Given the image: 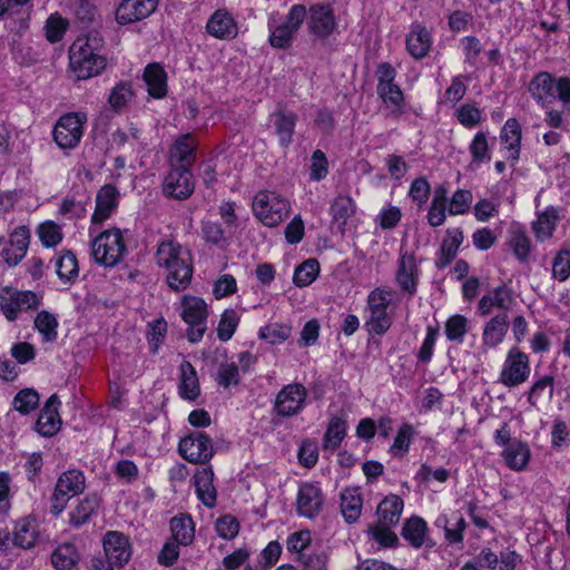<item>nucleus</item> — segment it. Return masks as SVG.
<instances>
[{
    "label": "nucleus",
    "instance_id": "nucleus-1",
    "mask_svg": "<svg viewBox=\"0 0 570 570\" xmlns=\"http://www.w3.org/2000/svg\"><path fill=\"white\" fill-rule=\"evenodd\" d=\"M156 262L167 272V284L179 292L188 287L193 276V259L188 249L180 244L168 240L159 244Z\"/></svg>",
    "mask_w": 570,
    "mask_h": 570
},
{
    "label": "nucleus",
    "instance_id": "nucleus-2",
    "mask_svg": "<svg viewBox=\"0 0 570 570\" xmlns=\"http://www.w3.org/2000/svg\"><path fill=\"white\" fill-rule=\"evenodd\" d=\"M70 67L78 79L99 75L106 68V58L95 51L89 40H76L69 49Z\"/></svg>",
    "mask_w": 570,
    "mask_h": 570
},
{
    "label": "nucleus",
    "instance_id": "nucleus-3",
    "mask_svg": "<svg viewBox=\"0 0 570 570\" xmlns=\"http://www.w3.org/2000/svg\"><path fill=\"white\" fill-rule=\"evenodd\" d=\"M91 253L96 263L114 267L126 253L122 233L119 228H110L100 233L91 243Z\"/></svg>",
    "mask_w": 570,
    "mask_h": 570
},
{
    "label": "nucleus",
    "instance_id": "nucleus-4",
    "mask_svg": "<svg viewBox=\"0 0 570 570\" xmlns=\"http://www.w3.org/2000/svg\"><path fill=\"white\" fill-rule=\"evenodd\" d=\"M253 210L259 222L275 227L288 215V202L275 191H259L253 200Z\"/></svg>",
    "mask_w": 570,
    "mask_h": 570
},
{
    "label": "nucleus",
    "instance_id": "nucleus-5",
    "mask_svg": "<svg viewBox=\"0 0 570 570\" xmlns=\"http://www.w3.org/2000/svg\"><path fill=\"white\" fill-rule=\"evenodd\" d=\"M87 122L85 112H67L56 122L52 136L57 146L61 149H75L83 135V126Z\"/></svg>",
    "mask_w": 570,
    "mask_h": 570
},
{
    "label": "nucleus",
    "instance_id": "nucleus-6",
    "mask_svg": "<svg viewBox=\"0 0 570 570\" xmlns=\"http://www.w3.org/2000/svg\"><path fill=\"white\" fill-rule=\"evenodd\" d=\"M197 141L186 134L176 139L169 150L170 176L181 178L185 175H193L191 168L196 159Z\"/></svg>",
    "mask_w": 570,
    "mask_h": 570
},
{
    "label": "nucleus",
    "instance_id": "nucleus-7",
    "mask_svg": "<svg viewBox=\"0 0 570 570\" xmlns=\"http://www.w3.org/2000/svg\"><path fill=\"white\" fill-rule=\"evenodd\" d=\"M394 291L385 288H375L367 297V306L370 309V320L367 325L370 331L375 334H384L391 326L392 320L387 313Z\"/></svg>",
    "mask_w": 570,
    "mask_h": 570
},
{
    "label": "nucleus",
    "instance_id": "nucleus-8",
    "mask_svg": "<svg viewBox=\"0 0 570 570\" xmlns=\"http://www.w3.org/2000/svg\"><path fill=\"white\" fill-rule=\"evenodd\" d=\"M529 356L519 347H511L505 356L499 382L505 387L523 384L530 376Z\"/></svg>",
    "mask_w": 570,
    "mask_h": 570
},
{
    "label": "nucleus",
    "instance_id": "nucleus-9",
    "mask_svg": "<svg viewBox=\"0 0 570 570\" xmlns=\"http://www.w3.org/2000/svg\"><path fill=\"white\" fill-rule=\"evenodd\" d=\"M39 304L40 299L32 291L4 287L0 293V309L9 322L16 321L22 311L36 309Z\"/></svg>",
    "mask_w": 570,
    "mask_h": 570
},
{
    "label": "nucleus",
    "instance_id": "nucleus-10",
    "mask_svg": "<svg viewBox=\"0 0 570 570\" xmlns=\"http://www.w3.org/2000/svg\"><path fill=\"white\" fill-rule=\"evenodd\" d=\"M183 320L189 325L187 337L190 343L199 342L206 331L207 306L204 299L185 296L181 301Z\"/></svg>",
    "mask_w": 570,
    "mask_h": 570
},
{
    "label": "nucleus",
    "instance_id": "nucleus-11",
    "mask_svg": "<svg viewBox=\"0 0 570 570\" xmlns=\"http://www.w3.org/2000/svg\"><path fill=\"white\" fill-rule=\"evenodd\" d=\"M179 454L190 463L205 464L214 455V445L209 436L196 432L183 438L178 446Z\"/></svg>",
    "mask_w": 570,
    "mask_h": 570
},
{
    "label": "nucleus",
    "instance_id": "nucleus-12",
    "mask_svg": "<svg viewBox=\"0 0 570 570\" xmlns=\"http://www.w3.org/2000/svg\"><path fill=\"white\" fill-rule=\"evenodd\" d=\"M376 77L377 95L384 104L400 108L404 101V97L400 87L394 82L396 77L395 69L389 62H383L377 67Z\"/></svg>",
    "mask_w": 570,
    "mask_h": 570
},
{
    "label": "nucleus",
    "instance_id": "nucleus-13",
    "mask_svg": "<svg viewBox=\"0 0 570 570\" xmlns=\"http://www.w3.org/2000/svg\"><path fill=\"white\" fill-rule=\"evenodd\" d=\"M307 26L309 32L320 39H326L337 27L331 4L314 3L308 9Z\"/></svg>",
    "mask_w": 570,
    "mask_h": 570
},
{
    "label": "nucleus",
    "instance_id": "nucleus-14",
    "mask_svg": "<svg viewBox=\"0 0 570 570\" xmlns=\"http://www.w3.org/2000/svg\"><path fill=\"white\" fill-rule=\"evenodd\" d=\"M306 396L302 384H288L278 392L274 409L281 416H293L303 409Z\"/></svg>",
    "mask_w": 570,
    "mask_h": 570
},
{
    "label": "nucleus",
    "instance_id": "nucleus-15",
    "mask_svg": "<svg viewBox=\"0 0 570 570\" xmlns=\"http://www.w3.org/2000/svg\"><path fill=\"white\" fill-rule=\"evenodd\" d=\"M106 558L116 567L126 564L131 556L129 538L119 531H108L102 540Z\"/></svg>",
    "mask_w": 570,
    "mask_h": 570
},
{
    "label": "nucleus",
    "instance_id": "nucleus-16",
    "mask_svg": "<svg viewBox=\"0 0 570 570\" xmlns=\"http://www.w3.org/2000/svg\"><path fill=\"white\" fill-rule=\"evenodd\" d=\"M158 0H122L116 10L120 24L136 22L149 17L157 8Z\"/></svg>",
    "mask_w": 570,
    "mask_h": 570
},
{
    "label": "nucleus",
    "instance_id": "nucleus-17",
    "mask_svg": "<svg viewBox=\"0 0 570 570\" xmlns=\"http://www.w3.org/2000/svg\"><path fill=\"white\" fill-rule=\"evenodd\" d=\"M324 503L321 489L314 483H304L297 493V512L299 515L313 519L322 510Z\"/></svg>",
    "mask_w": 570,
    "mask_h": 570
},
{
    "label": "nucleus",
    "instance_id": "nucleus-18",
    "mask_svg": "<svg viewBox=\"0 0 570 570\" xmlns=\"http://www.w3.org/2000/svg\"><path fill=\"white\" fill-rule=\"evenodd\" d=\"M509 325L507 313H499L491 317L483 327L481 350L487 353L489 348L499 346L509 331Z\"/></svg>",
    "mask_w": 570,
    "mask_h": 570
},
{
    "label": "nucleus",
    "instance_id": "nucleus-19",
    "mask_svg": "<svg viewBox=\"0 0 570 570\" xmlns=\"http://www.w3.org/2000/svg\"><path fill=\"white\" fill-rule=\"evenodd\" d=\"M417 279L419 268L415 257L413 254L404 253L399 259L395 281L403 292L412 296L416 293Z\"/></svg>",
    "mask_w": 570,
    "mask_h": 570
},
{
    "label": "nucleus",
    "instance_id": "nucleus-20",
    "mask_svg": "<svg viewBox=\"0 0 570 570\" xmlns=\"http://www.w3.org/2000/svg\"><path fill=\"white\" fill-rule=\"evenodd\" d=\"M60 400L57 394H52L46 402L37 420V431L43 436H53L61 426V420L58 412Z\"/></svg>",
    "mask_w": 570,
    "mask_h": 570
},
{
    "label": "nucleus",
    "instance_id": "nucleus-21",
    "mask_svg": "<svg viewBox=\"0 0 570 570\" xmlns=\"http://www.w3.org/2000/svg\"><path fill=\"white\" fill-rule=\"evenodd\" d=\"M557 79L549 72L537 73L529 83V92L543 108H547L556 99Z\"/></svg>",
    "mask_w": 570,
    "mask_h": 570
},
{
    "label": "nucleus",
    "instance_id": "nucleus-22",
    "mask_svg": "<svg viewBox=\"0 0 570 570\" xmlns=\"http://www.w3.org/2000/svg\"><path fill=\"white\" fill-rule=\"evenodd\" d=\"M513 303L514 297L512 291L505 285H501L481 297L478 311L481 316L491 314L493 308H498L501 313H505Z\"/></svg>",
    "mask_w": 570,
    "mask_h": 570
},
{
    "label": "nucleus",
    "instance_id": "nucleus-23",
    "mask_svg": "<svg viewBox=\"0 0 570 570\" xmlns=\"http://www.w3.org/2000/svg\"><path fill=\"white\" fill-rule=\"evenodd\" d=\"M30 234L26 226L17 227L10 236L9 247L2 250V256L9 266H16L26 256Z\"/></svg>",
    "mask_w": 570,
    "mask_h": 570
},
{
    "label": "nucleus",
    "instance_id": "nucleus-24",
    "mask_svg": "<svg viewBox=\"0 0 570 570\" xmlns=\"http://www.w3.org/2000/svg\"><path fill=\"white\" fill-rule=\"evenodd\" d=\"M206 29L217 39L230 40L238 33L234 18L225 10L215 11L207 21Z\"/></svg>",
    "mask_w": 570,
    "mask_h": 570
},
{
    "label": "nucleus",
    "instance_id": "nucleus-25",
    "mask_svg": "<svg viewBox=\"0 0 570 570\" xmlns=\"http://www.w3.org/2000/svg\"><path fill=\"white\" fill-rule=\"evenodd\" d=\"M522 131L517 118H509L500 132V140L505 149V157L513 161L519 159Z\"/></svg>",
    "mask_w": 570,
    "mask_h": 570
},
{
    "label": "nucleus",
    "instance_id": "nucleus-26",
    "mask_svg": "<svg viewBox=\"0 0 570 570\" xmlns=\"http://www.w3.org/2000/svg\"><path fill=\"white\" fill-rule=\"evenodd\" d=\"M119 193L116 186L106 184L100 188L96 197V209L91 222L100 224L106 220L118 205Z\"/></svg>",
    "mask_w": 570,
    "mask_h": 570
},
{
    "label": "nucleus",
    "instance_id": "nucleus-27",
    "mask_svg": "<svg viewBox=\"0 0 570 570\" xmlns=\"http://www.w3.org/2000/svg\"><path fill=\"white\" fill-rule=\"evenodd\" d=\"M431 36L425 27L420 23H414L411 27V31L406 37V49L409 53L415 58H424L431 48Z\"/></svg>",
    "mask_w": 570,
    "mask_h": 570
},
{
    "label": "nucleus",
    "instance_id": "nucleus-28",
    "mask_svg": "<svg viewBox=\"0 0 570 570\" xmlns=\"http://www.w3.org/2000/svg\"><path fill=\"white\" fill-rule=\"evenodd\" d=\"M148 94L156 99L164 98L167 95V73L157 62L146 66L144 71Z\"/></svg>",
    "mask_w": 570,
    "mask_h": 570
},
{
    "label": "nucleus",
    "instance_id": "nucleus-29",
    "mask_svg": "<svg viewBox=\"0 0 570 570\" xmlns=\"http://www.w3.org/2000/svg\"><path fill=\"white\" fill-rule=\"evenodd\" d=\"M195 488L198 499L208 508L216 504V489L213 484L214 472L210 466L203 468L195 473Z\"/></svg>",
    "mask_w": 570,
    "mask_h": 570
},
{
    "label": "nucleus",
    "instance_id": "nucleus-30",
    "mask_svg": "<svg viewBox=\"0 0 570 570\" xmlns=\"http://www.w3.org/2000/svg\"><path fill=\"white\" fill-rule=\"evenodd\" d=\"M502 456L507 465L514 471H522L527 468L531 451L529 446L519 441L512 440L503 450Z\"/></svg>",
    "mask_w": 570,
    "mask_h": 570
},
{
    "label": "nucleus",
    "instance_id": "nucleus-31",
    "mask_svg": "<svg viewBox=\"0 0 570 570\" xmlns=\"http://www.w3.org/2000/svg\"><path fill=\"white\" fill-rule=\"evenodd\" d=\"M403 500L396 494H390L377 505V523L394 525L400 521L403 511Z\"/></svg>",
    "mask_w": 570,
    "mask_h": 570
},
{
    "label": "nucleus",
    "instance_id": "nucleus-32",
    "mask_svg": "<svg viewBox=\"0 0 570 570\" xmlns=\"http://www.w3.org/2000/svg\"><path fill=\"white\" fill-rule=\"evenodd\" d=\"M275 132L282 147L287 148L293 139L297 115L277 110L273 114Z\"/></svg>",
    "mask_w": 570,
    "mask_h": 570
},
{
    "label": "nucleus",
    "instance_id": "nucleus-33",
    "mask_svg": "<svg viewBox=\"0 0 570 570\" xmlns=\"http://www.w3.org/2000/svg\"><path fill=\"white\" fill-rule=\"evenodd\" d=\"M38 532L35 520L23 518L16 522L12 543L21 549H31L37 541Z\"/></svg>",
    "mask_w": 570,
    "mask_h": 570
},
{
    "label": "nucleus",
    "instance_id": "nucleus-34",
    "mask_svg": "<svg viewBox=\"0 0 570 570\" xmlns=\"http://www.w3.org/2000/svg\"><path fill=\"white\" fill-rule=\"evenodd\" d=\"M180 396L194 401L200 393L199 382L195 367L190 362L184 361L180 364Z\"/></svg>",
    "mask_w": 570,
    "mask_h": 570
},
{
    "label": "nucleus",
    "instance_id": "nucleus-35",
    "mask_svg": "<svg viewBox=\"0 0 570 570\" xmlns=\"http://www.w3.org/2000/svg\"><path fill=\"white\" fill-rule=\"evenodd\" d=\"M426 532V522L420 517H411L404 522L401 534L413 548L419 549L424 544Z\"/></svg>",
    "mask_w": 570,
    "mask_h": 570
},
{
    "label": "nucleus",
    "instance_id": "nucleus-36",
    "mask_svg": "<svg viewBox=\"0 0 570 570\" xmlns=\"http://www.w3.org/2000/svg\"><path fill=\"white\" fill-rule=\"evenodd\" d=\"M363 501L356 489H346L341 494V511L346 522H355L362 512Z\"/></svg>",
    "mask_w": 570,
    "mask_h": 570
},
{
    "label": "nucleus",
    "instance_id": "nucleus-37",
    "mask_svg": "<svg viewBox=\"0 0 570 570\" xmlns=\"http://www.w3.org/2000/svg\"><path fill=\"white\" fill-rule=\"evenodd\" d=\"M171 540L188 546L195 538L194 521L189 515L174 517L170 520Z\"/></svg>",
    "mask_w": 570,
    "mask_h": 570
},
{
    "label": "nucleus",
    "instance_id": "nucleus-38",
    "mask_svg": "<svg viewBox=\"0 0 570 570\" xmlns=\"http://www.w3.org/2000/svg\"><path fill=\"white\" fill-rule=\"evenodd\" d=\"M85 489V476L80 471L69 470L60 475L55 490L69 498L81 493Z\"/></svg>",
    "mask_w": 570,
    "mask_h": 570
},
{
    "label": "nucleus",
    "instance_id": "nucleus-39",
    "mask_svg": "<svg viewBox=\"0 0 570 570\" xmlns=\"http://www.w3.org/2000/svg\"><path fill=\"white\" fill-rule=\"evenodd\" d=\"M558 220L559 215L554 207H548L544 212L539 214L538 219L532 225L537 238L540 240L550 238Z\"/></svg>",
    "mask_w": 570,
    "mask_h": 570
},
{
    "label": "nucleus",
    "instance_id": "nucleus-40",
    "mask_svg": "<svg viewBox=\"0 0 570 570\" xmlns=\"http://www.w3.org/2000/svg\"><path fill=\"white\" fill-rule=\"evenodd\" d=\"M346 434V422L337 416L330 420L323 439V449L335 451Z\"/></svg>",
    "mask_w": 570,
    "mask_h": 570
},
{
    "label": "nucleus",
    "instance_id": "nucleus-41",
    "mask_svg": "<svg viewBox=\"0 0 570 570\" xmlns=\"http://www.w3.org/2000/svg\"><path fill=\"white\" fill-rule=\"evenodd\" d=\"M269 43L274 48L286 49L292 46L296 31L287 23L274 24V19L268 21Z\"/></svg>",
    "mask_w": 570,
    "mask_h": 570
},
{
    "label": "nucleus",
    "instance_id": "nucleus-42",
    "mask_svg": "<svg viewBox=\"0 0 570 570\" xmlns=\"http://www.w3.org/2000/svg\"><path fill=\"white\" fill-rule=\"evenodd\" d=\"M446 189L444 187H440L435 190L431 206L428 213V223L432 227L441 226L446 218Z\"/></svg>",
    "mask_w": 570,
    "mask_h": 570
},
{
    "label": "nucleus",
    "instance_id": "nucleus-43",
    "mask_svg": "<svg viewBox=\"0 0 570 570\" xmlns=\"http://www.w3.org/2000/svg\"><path fill=\"white\" fill-rule=\"evenodd\" d=\"M134 98L132 86L128 81L118 82L110 91L108 102L111 109L120 114Z\"/></svg>",
    "mask_w": 570,
    "mask_h": 570
},
{
    "label": "nucleus",
    "instance_id": "nucleus-44",
    "mask_svg": "<svg viewBox=\"0 0 570 570\" xmlns=\"http://www.w3.org/2000/svg\"><path fill=\"white\" fill-rule=\"evenodd\" d=\"M99 498L96 494L87 495L70 512V524L80 527L85 524L90 515L97 510Z\"/></svg>",
    "mask_w": 570,
    "mask_h": 570
},
{
    "label": "nucleus",
    "instance_id": "nucleus-45",
    "mask_svg": "<svg viewBox=\"0 0 570 570\" xmlns=\"http://www.w3.org/2000/svg\"><path fill=\"white\" fill-rule=\"evenodd\" d=\"M56 272L60 279L73 281L79 273L78 261L70 250H62L56 261Z\"/></svg>",
    "mask_w": 570,
    "mask_h": 570
},
{
    "label": "nucleus",
    "instance_id": "nucleus-46",
    "mask_svg": "<svg viewBox=\"0 0 570 570\" xmlns=\"http://www.w3.org/2000/svg\"><path fill=\"white\" fill-rule=\"evenodd\" d=\"M77 561V549L70 543L59 546L51 556V563L57 570H70Z\"/></svg>",
    "mask_w": 570,
    "mask_h": 570
},
{
    "label": "nucleus",
    "instance_id": "nucleus-47",
    "mask_svg": "<svg viewBox=\"0 0 570 570\" xmlns=\"http://www.w3.org/2000/svg\"><path fill=\"white\" fill-rule=\"evenodd\" d=\"M553 392L554 379L550 375H546L532 384L528 391V402L531 406L537 407L544 394H547L549 399H552Z\"/></svg>",
    "mask_w": 570,
    "mask_h": 570
},
{
    "label": "nucleus",
    "instance_id": "nucleus-48",
    "mask_svg": "<svg viewBox=\"0 0 570 570\" xmlns=\"http://www.w3.org/2000/svg\"><path fill=\"white\" fill-rule=\"evenodd\" d=\"M35 327L43 336L47 342H52L57 338L58 322L53 314L41 311L35 318Z\"/></svg>",
    "mask_w": 570,
    "mask_h": 570
},
{
    "label": "nucleus",
    "instance_id": "nucleus-49",
    "mask_svg": "<svg viewBox=\"0 0 570 570\" xmlns=\"http://www.w3.org/2000/svg\"><path fill=\"white\" fill-rule=\"evenodd\" d=\"M510 246L519 261H525L531 250V240L520 227L511 230Z\"/></svg>",
    "mask_w": 570,
    "mask_h": 570
},
{
    "label": "nucleus",
    "instance_id": "nucleus-50",
    "mask_svg": "<svg viewBox=\"0 0 570 570\" xmlns=\"http://www.w3.org/2000/svg\"><path fill=\"white\" fill-rule=\"evenodd\" d=\"M463 232L460 229H449L441 245V253L444 257L442 265L449 264L456 255L458 248L463 242Z\"/></svg>",
    "mask_w": 570,
    "mask_h": 570
},
{
    "label": "nucleus",
    "instance_id": "nucleus-51",
    "mask_svg": "<svg viewBox=\"0 0 570 570\" xmlns=\"http://www.w3.org/2000/svg\"><path fill=\"white\" fill-rule=\"evenodd\" d=\"M318 272V262L313 258L307 259L295 269L293 282L299 287L307 286L316 278Z\"/></svg>",
    "mask_w": 570,
    "mask_h": 570
},
{
    "label": "nucleus",
    "instance_id": "nucleus-52",
    "mask_svg": "<svg viewBox=\"0 0 570 570\" xmlns=\"http://www.w3.org/2000/svg\"><path fill=\"white\" fill-rule=\"evenodd\" d=\"M195 189L193 180H166L163 191L166 197L183 200L188 198Z\"/></svg>",
    "mask_w": 570,
    "mask_h": 570
},
{
    "label": "nucleus",
    "instance_id": "nucleus-53",
    "mask_svg": "<svg viewBox=\"0 0 570 570\" xmlns=\"http://www.w3.org/2000/svg\"><path fill=\"white\" fill-rule=\"evenodd\" d=\"M466 332L468 320L463 315H453L445 323V335L450 341L461 343Z\"/></svg>",
    "mask_w": 570,
    "mask_h": 570
},
{
    "label": "nucleus",
    "instance_id": "nucleus-54",
    "mask_svg": "<svg viewBox=\"0 0 570 570\" xmlns=\"http://www.w3.org/2000/svg\"><path fill=\"white\" fill-rule=\"evenodd\" d=\"M239 323V316L236 313L235 309H226L220 317L218 327H217V336L220 341L226 342L228 341L237 325Z\"/></svg>",
    "mask_w": 570,
    "mask_h": 570
},
{
    "label": "nucleus",
    "instance_id": "nucleus-55",
    "mask_svg": "<svg viewBox=\"0 0 570 570\" xmlns=\"http://www.w3.org/2000/svg\"><path fill=\"white\" fill-rule=\"evenodd\" d=\"M39 404V394L32 389L21 390L13 399V406L22 414L33 411Z\"/></svg>",
    "mask_w": 570,
    "mask_h": 570
},
{
    "label": "nucleus",
    "instance_id": "nucleus-56",
    "mask_svg": "<svg viewBox=\"0 0 570 570\" xmlns=\"http://www.w3.org/2000/svg\"><path fill=\"white\" fill-rule=\"evenodd\" d=\"M392 525L381 523L371 524L367 532L384 548L395 547L399 542L397 535L390 529Z\"/></svg>",
    "mask_w": 570,
    "mask_h": 570
},
{
    "label": "nucleus",
    "instance_id": "nucleus-57",
    "mask_svg": "<svg viewBox=\"0 0 570 570\" xmlns=\"http://www.w3.org/2000/svg\"><path fill=\"white\" fill-rule=\"evenodd\" d=\"M354 204L352 198L338 196L332 205V214L340 226H344L348 217L354 214Z\"/></svg>",
    "mask_w": 570,
    "mask_h": 570
},
{
    "label": "nucleus",
    "instance_id": "nucleus-58",
    "mask_svg": "<svg viewBox=\"0 0 570 570\" xmlns=\"http://www.w3.org/2000/svg\"><path fill=\"white\" fill-rule=\"evenodd\" d=\"M38 235L47 247L57 246L62 240L61 228L53 222H46L38 228Z\"/></svg>",
    "mask_w": 570,
    "mask_h": 570
},
{
    "label": "nucleus",
    "instance_id": "nucleus-59",
    "mask_svg": "<svg viewBox=\"0 0 570 570\" xmlns=\"http://www.w3.org/2000/svg\"><path fill=\"white\" fill-rule=\"evenodd\" d=\"M473 200L472 193L465 189L456 190L449 204L450 215H462L465 214Z\"/></svg>",
    "mask_w": 570,
    "mask_h": 570
},
{
    "label": "nucleus",
    "instance_id": "nucleus-60",
    "mask_svg": "<svg viewBox=\"0 0 570 570\" xmlns=\"http://www.w3.org/2000/svg\"><path fill=\"white\" fill-rule=\"evenodd\" d=\"M456 117L461 125L466 128L475 127L480 124L481 110L474 104H464L456 110Z\"/></svg>",
    "mask_w": 570,
    "mask_h": 570
},
{
    "label": "nucleus",
    "instance_id": "nucleus-61",
    "mask_svg": "<svg viewBox=\"0 0 570 570\" xmlns=\"http://www.w3.org/2000/svg\"><path fill=\"white\" fill-rule=\"evenodd\" d=\"M68 27V21L59 16L51 14L46 22L47 39L55 43L62 39Z\"/></svg>",
    "mask_w": 570,
    "mask_h": 570
},
{
    "label": "nucleus",
    "instance_id": "nucleus-62",
    "mask_svg": "<svg viewBox=\"0 0 570 570\" xmlns=\"http://www.w3.org/2000/svg\"><path fill=\"white\" fill-rule=\"evenodd\" d=\"M291 334V327L281 324H271L261 330L259 336L271 344L283 343Z\"/></svg>",
    "mask_w": 570,
    "mask_h": 570
},
{
    "label": "nucleus",
    "instance_id": "nucleus-63",
    "mask_svg": "<svg viewBox=\"0 0 570 570\" xmlns=\"http://www.w3.org/2000/svg\"><path fill=\"white\" fill-rule=\"evenodd\" d=\"M552 273L561 282L570 276V247L560 249L553 261Z\"/></svg>",
    "mask_w": 570,
    "mask_h": 570
},
{
    "label": "nucleus",
    "instance_id": "nucleus-64",
    "mask_svg": "<svg viewBox=\"0 0 570 570\" xmlns=\"http://www.w3.org/2000/svg\"><path fill=\"white\" fill-rule=\"evenodd\" d=\"M217 383L224 387H228L239 383V367L235 363H224L219 366L217 374Z\"/></svg>",
    "mask_w": 570,
    "mask_h": 570
}]
</instances>
